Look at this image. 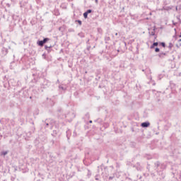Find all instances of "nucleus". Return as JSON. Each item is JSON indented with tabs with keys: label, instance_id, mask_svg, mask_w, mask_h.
<instances>
[{
	"label": "nucleus",
	"instance_id": "4468645a",
	"mask_svg": "<svg viewBox=\"0 0 181 181\" xmlns=\"http://www.w3.org/2000/svg\"><path fill=\"white\" fill-rule=\"evenodd\" d=\"M15 67H16V62L13 61L10 63V69L11 70H14Z\"/></svg>",
	"mask_w": 181,
	"mask_h": 181
},
{
	"label": "nucleus",
	"instance_id": "603ef678",
	"mask_svg": "<svg viewBox=\"0 0 181 181\" xmlns=\"http://www.w3.org/2000/svg\"><path fill=\"white\" fill-rule=\"evenodd\" d=\"M68 66L69 67V69H71V67H73V64L72 63L69 64Z\"/></svg>",
	"mask_w": 181,
	"mask_h": 181
},
{
	"label": "nucleus",
	"instance_id": "f8f14e48",
	"mask_svg": "<svg viewBox=\"0 0 181 181\" xmlns=\"http://www.w3.org/2000/svg\"><path fill=\"white\" fill-rule=\"evenodd\" d=\"M31 94L36 98V95H39V89H33Z\"/></svg>",
	"mask_w": 181,
	"mask_h": 181
},
{
	"label": "nucleus",
	"instance_id": "f257e3e1",
	"mask_svg": "<svg viewBox=\"0 0 181 181\" xmlns=\"http://www.w3.org/2000/svg\"><path fill=\"white\" fill-rule=\"evenodd\" d=\"M33 79L31 81V83H35L38 86H40L41 88H49L50 87L52 82L46 79V78L42 76V74H33Z\"/></svg>",
	"mask_w": 181,
	"mask_h": 181
},
{
	"label": "nucleus",
	"instance_id": "7ed1b4c3",
	"mask_svg": "<svg viewBox=\"0 0 181 181\" xmlns=\"http://www.w3.org/2000/svg\"><path fill=\"white\" fill-rule=\"evenodd\" d=\"M57 117L59 119H64V118H67V115L64 113V110L62 107H58L57 110Z\"/></svg>",
	"mask_w": 181,
	"mask_h": 181
},
{
	"label": "nucleus",
	"instance_id": "680f3d73",
	"mask_svg": "<svg viewBox=\"0 0 181 181\" xmlns=\"http://www.w3.org/2000/svg\"><path fill=\"white\" fill-rule=\"evenodd\" d=\"M6 6H8V8H11V4H7Z\"/></svg>",
	"mask_w": 181,
	"mask_h": 181
},
{
	"label": "nucleus",
	"instance_id": "774afa93",
	"mask_svg": "<svg viewBox=\"0 0 181 181\" xmlns=\"http://www.w3.org/2000/svg\"><path fill=\"white\" fill-rule=\"evenodd\" d=\"M179 9H181V5L179 6Z\"/></svg>",
	"mask_w": 181,
	"mask_h": 181
},
{
	"label": "nucleus",
	"instance_id": "412c9836",
	"mask_svg": "<svg viewBox=\"0 0 181 181\" xmlns=\"http://www.w3.org/2000/svg\"><path fill=\"white\" fill-rule=\"evenodd\" d=\"M8 153H9L8 151H1L0 153V156H4V158H5V156H6V155H8Z\"/></svg>",
	"mask_w": 181,
	"mask_h": 181
},
{
	"label": "nucleus",
	"instance_id": "393cba45",
	"mask_svg": "<svg viewBox=\"0 0 181 181\" xmlns=\"http://www.w3.org/2000/svg\"><path fill=\"white\" fill-rule=\"evenodd\" d=\"M169 128H170V123H168L166 124L165 125H164V128L163 129L165 131H168L169 129Z\"/></svg>",
	"mask_w": 181,
	"mask_h": 181
},
{
	"label": "nucleus",
	"instance_id": "338daca9",
	"mask_svg": "<svg viewBox=\"0 0 181 181\" xmlns=\"http://www.w3.org/2000/svg\"><path fill=\"white\" fill-rule=\"evenodd\" d=\"M100 30H101V28H98V32H100Z\"/></svg>",
	"mask_w": 181,
	"mask_h": 181
},
{
	"label": "nucleus",
	"instance_id": "e433bc0d",
	"mask_svg": "<svg viewBox=\"0 0 181 181\" xmlns=\"http://www.w3.org/2000/svg\"><path fill=\"white\" fill-rule=\"evenodd\" d=\"M172 47H173V44L172 42H170L168 45L169 50H172Z\"/></svg>",
	"mask_w": 181,
	"mask_h": 181
},
{
	"label": "nucleus",
	"instance_id": "39448f33",
	"mask_svg": "<svg viewBox=\"0 0 181 181\" xmlns=\"http://www.w3.org/2000/svg\"><path fill=\"white\" fill-rule=\"evenodd\" d=\"M12 19L14 21V25H21L22 22V18L16 14L12 16Z\"/></svg>",
	"mask_w": 181,
	"mask_h": 181
},
{
	"label": "nucleus",
	"instance_id": "3c124183",
	"mask_svg": "<svg viewBox=\"0 0 181 181\" xmlns=\"http://www.w3.org/2000/svg\"><path fill=\"white\" fill-rule=\"evenodd\" d=\"M172 23L174 26H176V25H177V23H175V21H173Z\"/></svg>",
	"mask_w": 181,
	"mask_h": 181
},
{
	"label": "nucleus",
	"instance_id": "2eb2a0df",
	"mask_svg": "<svg viewBox=\"0 0 181 181\" xmlns=\"http://www.w3.org/2000/svg\"><path fill=\"white\" fill-rule=\"evenodd\" d=\"M37 46H40V47H43L45 46V43L43 42L42 40H38L37 41Z\"/></svg>",
	"mask_w": 181,
	"mask_h": 181
},
{
	"label": "nucleus",
	"instance_id": "7c9ffc66",
	"mask_svg": "<svg viewBox=\"0 0 181 181\" xmlns=\"http://www.w3.org/2000/svg\"><path fill=\"white\" fill-rule=\"evenodd\" d=\"M75 22L76 23H78L79 26H81L83 25V21H81V20H76Z\"/></svg>",
	"mask_w": 181,
	"mask_h": 181
},
{
	"label": "nucleus",
	"instance_id": "37998d69",
	"mask_svg": "<svg viewBox=\"0 0 181 181\" xmlns=\"http://www.w3.org/2000/svg\"><path fill=\"white\" fill-rule=\"evenodd\" d=\"M100 78H101V76L97 75L96 78H95V80H96V81H98V80H100Z\"/></svg>",
	"mask_w": 181,
	"mask_h": 181
},
{
	"label": "nucleus",
	"instance_id": "de8ad7c7",
	"mask_svg": "<svg viewBox=\"0 0 181 181\" xmlns=\"http://www.w3.org/2000/svg\"><path fill=\"white\" fill-rule=\"evenodd\" d=\"M146 159L149 160V159H152V156H147Z\"/></svg>",
	"mask_w": 181,
	"mask_h": 181
},
{
	"label": "nucleus",
	"instance_id": "6ab92c4d",
	"mask_svg": "<svg viewBox=\"0 0 181 181\" xmlns=\"http://www.w3.org/2000/svg\"><path fill=\"white\" fill-rule=\"evenodd\" d=\"M94 122H97L99 125H103V119L101 118H98L94 120Z\"/></svg>",
	"mask_w": 181,
	"mask_h": 181
},
{
	"label": "nucleus",
	"instance_id": "8fccbe9b",
	"mask_svg": "<svg viewBox=\"0 0 181 181\" xmlns=\"http://www.w3.org/2000/svg\"><path fill=\"white\" fill-rule=\"evenodd\" d=\"M105 87L104 85H99L98 88H104Z\"/></svg>",
	"mask_w": 181,
	"mask_h": 181
},
{
	"label": "nucleus",
	"instance_id": "0e129e2a",
	"mask_svg": "<svg viewBox=\"0 0 181 181\" xmlns=\"http://www.w3.org/2000/svg\"><path fill=\"white\" fill-rule=\"evenodd\" d=\"M152 30H154V32H155V30H156V27L154 26V27H153V29Z\"/></svg>",
	"mask_w": 181,
	"mask_h": 181
},
{
	"label": "nucleus",
	"instance_id": "c85d7f7f",
	"mask_svg": "<svg viewBox=\"0 0 181 181\" xmlns=\"http://www.w3.org/2000/svg\"><path fill=\"white\" fill-rule=\"evenodd\" d=\"M110 40H111V37H110L109 36L105 37V43H108V42H110Z\"/></svg>",
	"mask_w": 181,
	"mask_h": 181
},
{
	"label": "nucleus",
	"instance_id": "a211bd4d",
	"mask_svg": "<svg viewBox=\"0 0 181 181\" xmlns=\"http://www.w3.org/2000/svg\"><path fill=\"white\" fill-rule=\"evenodd\" d=\"M134 168H136V170H142V166H141V163H137L136 165H134Z\"/></svg>",
	"mask_w": 181,
	"mask_h": 181
},
{
	"label": "nucleus",
	"instance_id": "b1692460",
	"mask_svg": "<svg viewBox=\"0 0 181 181\" xmlns=\"http://www.w3.org/2000/svg\"><path fill=\"white\" fill-rule=\"evenodd\" d=\"M158 46H161V47H166V43L165 42H158Z\"/></svg>",
	"mask_w": 181,
	"mask_h": 181
},
{
	"label": "nucleus",
	"instance_id": "bb28decb",
	"mask_svg": "<svg viewBox=\"0 0 181 181\" xmlns=\"http://www.w3.org/2000/svg\"><path fill=\"white\" fill-rule=\"evenodd\" d=\"M49 40H50V38L43 37L42 42H43L44 45H46V43H47V42H49Z\"/></svg>",
	"mask_w": 181,
	"mask_h": 181
},
{
	"label": "nucleus",
	"instance_id": "1a4fd4ad",
	"mask_svg": "<svg viewBox=\"0 0 181 181\" xmlns=\"http://www.w3.org/2000/svg\"><path fill=\"white\" fill-rule=\"evenodd\" d=\"M42 59L44 60H47V62H52V55L49 54H47L46 52H44L42 55Z\"/></svg>",
	"mask_w": 181,
	"mask_h": 181
},
{
	"label": "nucleus",
	"instance_id": "49530a36",
	"mask_svg": "<svg viewBox=\"0 0 181 181\" xmlns=\"http://www.w3.org/2000/svg\"><path fill=\"white\" fill-rule=\"evenodd\" d=\"M174 39H175V40H177V35L175 34V35H173Z\"/></svg>",
	"mask_w": 181,
	"mask_h": 181
},
{
	"label": "nucleus",
	"instance_id": "69168bd1",
	"mask_svg": "<svg viewBox=\"0 0 181 181\" xmlns=\"http://www.w3.org/2000/svg\"><path fill=\"white\" fill-rule=\"evenodd\" d=\"M174 31H175V34L177 33V31H176V28L174 29Z\"/></svg>",
	"mask_w": 181,
	"mask_h": 181
},
{
	"label": "nucleus",
	"instance_id": "79ce46f5",
	"mask_svg": "<svg viewBox=\"0 0 181 181\" xmlns=\"http://www.w3.org/2000/svg\"><path fill=\"white\" fill-rule=\"evenodd\" d=\"M100 175L97 174L95 176V180H100Z\"/></svg>",
	"mask_w": 181,
	"mask_h": 181
},
{
	"label": "nucleus",
	"instance_id": "4be33fe9",
	"mask_svg": "<svg viewBox=\"0 0 181 181\" xmlns=\"http://www.w3.org/2000/svg\"><path fill=\"white\" fill-rule=\"evenodd\" d=\"M102 125H103V128H104V129H106V128H108V127H110V123L103 122L102 123Z\"/></svg>",
	"mask_w": 181,
	"mask_h": 181
},
{
	"label": "nucleus",
	"instance_id": "a19ab883",
	"mask_svg": "<svg viewBox=\"0 0 181 181\" xmlns=\"http://www.w3.org/2000/svg\"><path fill=\"white\" fill-rule=\"evenodd\" d=\"M86 12L88 14L92 13L93 9H88V10L86 11Z\"/></svg>",
	"mask_w": 181,
	"mask_h": 181
},
{
	"label": "nucleus",
	"instance_id": "864d4df0",
	"mask_svg": "<svg viewBox=\"0 0 181 181\" xmlns=\"http://www.w3.org/2000/svg\"><path fill=\"white\" fill-rule=\"evenodd\" d=\"M35 2H36V4H40V2H42V1L41 0H35Z\"/></svg>",
	"mask_w": 181,
	"mask_h": 181
},
{
	"label": "nucleus",
	"instance_id": "c9c22d12",
	"mask_svg": "<svg viewBox=\"0 0 181 181\" xmlns=\"http://www.w3.org/2000/svg\"><path fill=\"white\" fill-rule=\"evenodd\" d=\"M52 136L57 135V130H53L52 133L51 134Z\"/></svg>",
	"mask_w": 181,
	"mask_h": 181
},
{
	"label": "nucleus",
	"instance_id": "ea45409f",
	"mask_svg": "<svg viewBox=\"0 0 181 181\" xmlns=\"http://www.w3.org/2000/svg\"><path fill=\"white\" fill-rule=\"evenodd\" d=\"M85 118H86L87 119H90V113H88V112L86 113Z\"/></svg>",
	"mask_w": 181,
	"mask_h": 181
},
{
	"label": "nucleus",
	"instance_id": "20e7f679",
	"mask_svg": "<svg viewBox=\"0 0 181 181\" xmlns=\"http://www.w3.org/2000/svg\"><path fill=\"white\" fill-rule=\"evenodd\" d=\"M18 93L21 100H26V98H29V90H23V88H22Z\"/></svg>",
	"mask_w": 181,
	"mask_h": 181
},
{
	"label": "nucleus",
	"instance_id": "72a5a7b5",
	"mask_svg": "<svg viewBox=\"0 0 181 181\" xmlns=\"http://www.w3.org/2000/svg\"><path fill=\"white\" fill-rule=\"evenodd\" d=\"M4 121H6V122H8V119H4V118L1 119H0L1 124H4Z\"/></svg>",
	"mask_w": 181,
	"mask_h": 181
},
{
	"label": "nucleus",
	"instance_id": "6e6d98bb",
	"mask_svg": "<svg viewBox=\"0 0 181 181\" xmlns=\"http://www.w3.org/2000/svg\"><path fill=\"white\" fill-rule=\"evenodd\" d=\"M90 49H91V46H88L87 48H86V49L88 50V51H90Z\"/></svg>",
	"mask_w": 181,
	"mask_h": 181
},
{
	"label": "nucleus",
	"instance_id": "aec40b11",
	"mask_svg": "<svg viewBox=\"0 0 181 181\" xmlns=\"http://www.w3.org/2000/svg\"><path fill=\"white\" fill-rule=\"evenodd\" d=\"M148 35H150L151 36H154L155 39H157L158 37V35H156V34L155 33V30H152L151 31L148 32Z\"/></svg>",
	"mask_w": 181,
	"mask_h": 181
},
{
	"label": "nucleus",
	"instance_id": "9b49d317",
	"mask_svg": "<svg viewBox=\"0 0 181 181\" xmlns=\"http://www.w3.org/2000/svg\"><path fill=\"white\" fill-rule=\"evenodd\" d=\"M141 128H149V127H151V122L148 121L144 122L141 124Z\"/></svg>",
	"mask_w": 181,
	"mask_h": 181
},
{
	"label": "nucleus",
	"instance_id": "4d7b16f0",
	"mask_svg": "<svg viewBox=\"0 0 181 181\" xmlns=\"http://www.w3.org/2000/svg\"><path fill=\"white\" fill-rule=\"evenodd\" d=\"M148 117V115L144 112V118H146Z\"/></svg>",
	"mask_w": 181,
	"mask_h": 181
},
{
	"label": "nucleus",
	"instance_id": "2f4dec72",
	"mask_svg": "<svg viewBox=\"0 0 181 181\" xmlns=\"http://www.w3.org/2000/svg\"><path fill=\"white\" fill-rule=\"evenodd\" d=\"M83 15L84 19H88V14L87 13L86 11H85Z\"/></svg>",
	"mask_w": 181,
	"mask_h": 181
},
{
	"label": "nucleus",
	"instance_id": "58836bf2",
	"mask_svg": "<svg viewBox=\"0 0 181 181\" xmlns=\"http://www.w3.org/2000/svg\"><path fill=\"white\" fill-rule=\"evenodd\" d=\"M163 78V74H159L158 76V80H162Z\"/></svg>",
	"mask_w": 181,
	"mask_h": 181
},
{
	"label": "nucleus",
	"instance_id": "a878e982",
	"mask_svg": "<svg viewBox=\"0 0 181 181\" xmlns=\"http://www.w3.org/2000/svg\"><path fill=\"white\" fill-rule=\"evenodd\" d=\"M173 9V6H164V11H172Z\"/></svg>",
	"mask_w": 181,
	"mask_h": 181
},
{
	"label": "nucleus",
	"instance_id": "5fc2aeb1",
	"mask_svg": "<svg viewBox=\"0 0 181 181\" xmlns=\"http://www.w3.org/2000/svg\"><path fill=\"white\" fill-rule=\"evenodd\" d=\"M112 179H114V176L109 177V180H112Z\"/></svg>",
	"mask_w": 181,
	"mask_h": 181
},
{
	"label": "nucleus",
	"instance_id": "dca6fc26",
	"mask_svg": "<svg viewBox=\"0 0 181 181\" xmlns=\"http://www.w3.org/2000/svg\"><path fill=\"white\" fill-rule=\"evenodd\" d=\"M13 87H22V83L20 81H17V82L13 83Z\"/></svg>",
	"mask_w": 181,
	"mask_h": 181
},
{
	"label": "nucleus",
	"instance_id": "c756f323",
	"mask_svg": "<svg viewBox=\"0 0 181 181\" xmlns=\"http://www.w3.org/2000/svg\"><path fill=\"white\" fill-rule=\"evenodd\" d=\"M175 170V171L172 172L173 175H176V167H175V165H173L171 167V170Z\"/></svg>",
	"mask_w": 181,
	"mask_h": 181
},
{
	"label": "nucleus",
	"instance_id": "c03bdc74",
	"mask_svg": "<svg viewBox=\"0 0 181 181\" xmlns=\"http://www.w3.org/2000/svg\"><path fill=\"white\" fill-rule=\"evenodd\" d=\"M176 18H177V21H179L180 23H181L180 16H177Z\"/></svg>",
	"mask_w": 181,
	"mask_h": 181
},
{
	"label": "nucleus",
	"instance_id": "bf43d9fd",
	"mask_svg": "<svg viewBox=\"0 0 181 181\" xmlns=\"http://www.w3.org/2000/svg\"><path fill=\"white\" fill-rule=\"evenodd\" d=\"M86 45H90V40L89 39L86 41Z\"/></svg>",
	"mask_w": 181,
	"mask_h": 181
},
{
	"label": "nucleus",
	"instance_id": "cd10ccee",
	"mask_svg": "<svg viewBox=\"0 0 181 181\" xmlns=\"http://www.w3.org/2000/svg\"><path fill=\"white\" fill-rule=\"evenodd\" d=\"M58 88H59V90H62V91H66V90H67L66 88H64V86H62V85H59V86H58Z\"/></svg>",
	"mask_w": 181,
	"mask_h": 181
},
{
	"label": "nucleus",
	"instance_id": "ddd939ff",
	"mask_svg": "<svg viewBox=\"0 0 181 181\" xmlns=\"http://www.w3.org/2000/svg\"><path fill=\"white\" fill-rule=\"evenodd\" d=\"M159 46V42L153 41V44L150 46V49H155V47H158Z\"/></svg>",
	"mask_w": 181,
	"mask_h": 181
},
{
	"label": "nucleus",
	"instance_id": "f704fd0d",
	"mask_svg": "<svg viewBox=\"0 0 181 181\" xmlns=\"http://www.w3.org/2000/svg\"><path fill=\"white\" fill-rule=\"evenodd\" d=\"M71 135V130L68 129L66 131V136H70Z\"/></svg>",
	"mask_w": 181,
	"mask_h": 181
},
{
	"label": "nucleus",
	"instance_id": "e2e57ef3",
	"mask_svg": "<svg viewBox=\"0 0 181 181\" xmlns=\"http://www.w3.org/2000/svg\"><path fill=\"white\" fill-rule=\"evenodd\" d=\"M63 53V49H61V50L59 51V54Z\"/></svg>",
	"mask_w": 181,
	"mask_h": 181
},
{
	"label": "nucleus",
	"instance_id": "13d9d810",
	"mask_svg": "<svg viewBox=\"0 0 181 181\" xmlns=\"http://www.w3.org/2000/svg\"><path fill=\"white\" fill-rule=\"evenodd\" d=\"M102 177L104 179V177H107V175H104V173H102Z\"/></svg>",
	"mask_w": 181,
	"mask_h": 181
},
{
	"label": "nucleus",
	"instance_id": "f3484780",
	"mask_svg": "<svg viewBox=\"0 0 181 181\" xmlns=\"http://www.w3.org/2000/svg\"><path fill=\"white\" fill-rule=\"evenodd\" d=\"M42 124L45 125V128H49V119H46L45 121L42 120Z\"/></svg>",
	"mask_w": 181,
	"mask_h": 181
},
{
	"label": "nucleus",
	"instance_id": "a18cd8bd",
	"mask_svg": "<svg viewBox=\"0 0 181 181\" xmlns=\"http://www.w3.org/2000/svg\"><path fill=\"white\" fill-rule=\"evenodd\" d=\"M3 78H4L3 83H4H4H6V82H5V81H6V80H8V79H6V76H4L3 77Z\"/></svg>",
	"mask_w": 181,
	"mask_h": 181
},
{
	"label": "nucleus",
	"instance_id": "4c0bfd02",
	"mask_svg": "<svg viewBox=\"0 0 181 181\" xmlns=\"http://www.w3.org/2000/svg\"><path fill=\"white\" fill-rule=\"evenodd\" d=\"M155 52H156V53H160V48H159V47H156L155 48Z\"/></svg>",
	"mask_w": 181,
	"mask_h": 181
},
{
	"label": "nucleus",
	"instance_id": "052dcab7",
	"mask_svg": "<svg viewBox=\"0 0 181 181\" xmlns=\"http://www.w3.org/2000/svg\"><path fill=\"white\" fill-rule=\"evenodd\" d=\"M176 47H181V44H180V45L179 44H176Z\"/></svg>",
	"mask_w": 181,
	"mask_h": 181
},
{
	"label": "nucleus",
	"instance_id": "6e6552de",
	"mask_svg": "<svg viewBox=\"0 0 181 181\" xmlns=\"http://www.w3.org/2000/svg\"><path fill=\"white\" fill-rule=\"evenodd\" d=\"M8 54V48L4 47L0 50V59L5 57Z\"/></svg>",
	"mask_w": 181,
	"mask_h": 181
},
{
	"label": "nucleus",
	"instance_id": "9d476101",
	"mask_svg": "<svg viewBox=\"0 0 181 181\" xmlns=\"http://www.w3.org/2000/svg\"><path fill=\"white\" fill-rule=\"evenodd\" d=\"M45 49L46 50V54H50V53H52V52H53V46L49 45H45Z\"/></svg>",
	"mask_w": 181,
	"mask_h": 181
},
{
	"label": "nucleus",
	"instance_id": "0eeeda50",
	"mask_svg": "<svg viewBox=\"0 0 181 181\" xmlns=\"http://www.w3.org/2000/svg\"><path fill=\"white\" fill-rule=\"evenodd\" d=\"M168 53H169V52L165 51V52H160V53H158L157 54L158 57L160 59V60H163V59H166V57H168Z\"/></svg>",
	"mask_w": 181,
	"mask_h": 181
},
{
	"label": "nucleus",
	"instance_id": "423d86ee",
	"mask_svg": "<svg viewBox=\"0 0 181 181\" xmlns=\"http://www.w3.org/2000/svg\"><path fill=\"white\" fill-rule=\"evenodd\" d=\"M15 83H17L15 79H10L9 81L4 83V88H8V90H9V88H11V86H13V84H15Z\"/></svg>",
	"mask_w": 181,
	"mask_h": 181
},
{
	"label": "nucleus",
	"instance_id": "09e8293b",
	"mask_svg": "<svg viewBox=\"0 0 181 181\" xmlns=\"http://www.w3.org/2000/svg\"><path fill=\"white\" fill-rule=\"evenodd\" d=\"M28 98H30V100H32V98H35V96L32 95L31 93V95L28 97Z\"/></svg>",
	"mask_w": 181,
	"mask_h": 181
},
{
	"label": "nucleus",
	"instance_id": "5701e85b",
	"mask_svg": "<svg viewBox=\"0 0 181 181\" xmlns=\"http://www.w3.org/2000/svg\"><path fill=\"white\" fill-rule=\"evenodd\" d=\"M78 36H79L81 39H84V37H86V34L83 32H81L78 33Z\"/></svg>",
	"mask_w": 181,
	"mask_h": 181
},
{
	"label": "nucleus",
	"instance_id": "f03ea898",
	"mask_svg": "<svg viewBox=\"0 0 181 181\" xmlns=\"http://www.w3.org/2000/svg\"><path fill=\"white\" fill-rule=\"evenodd\" d=\"M154 167L156 168V170L158 173V175H163L162 173L163 170H165L166 168H168V165L165 163H160L157 161L154 163Z\"/></svg>",
	"mask_w": 181,
	"mask_h": 181
},
{
	"label": "nucleus",
	"instance_id": "473e14b6",
	"mask_svg": "<svg viewBox=\"0 0 181 181\" xmlns=\"http://www.w3.org/2000/svg\"><path fill=\"white\" fill-rule=\"evenodd\" d=\"M87 170H88L87 177H88V179H90V177H91V171L88 169Z\"/></svg>",
	"mask_w": 181,
	"mask_h": 181
}]
</instances>
